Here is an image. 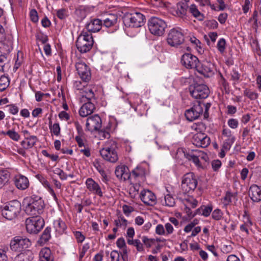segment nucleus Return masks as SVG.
Segmentation results:
<instances>
[{
	"label": "nucleus",
	"instance_id": "48",
	"mask_svg": "<svg viewBox=\"0 0 261 261\" xmlns=\"http://www.w3.org/2000/svg\"><path fill=\"white\" fill-rule=\"evenodd\" d=\"M217 47L218 51L221 54H223L225 51L226 48V41L224 38L220 39L217 43Z\"/></svg>",
	"mask_w": 261,
	"mask_h": 261
},
{
	"label": "nucleus",
	"instance_id": "29",
	"mask_svg": "<svg viewBox=\"0 0 261 261\" xmlns=\"http://www.w3.org/2000/svg\"><path fill=\"white\" fill-rule=\"evenodd\" d=\"M14 182L16 187L21 190L27 189L30 184L28 178L25 176L20 174L15 176Z\"/></svg>",
	"mask_w": 261,
	"mask_h": 261
},
{
	"label": "nucleus",
	"instance_id": "41",
	"mask_svg": "<svg viewBox=\"0 0 261 261\" xmlns=\"http://www.w3.org/2000/svg\"><path fill=\"white\" fill-rule=\"evenodd\" d=\"M49 128L50 133L56 136H59L60 135L61 128L58 123H56L53 124L51 122H49Z\"/></svg>",
	"mask_w": 261,
	"mask_h": 261
},
{
	"label": "nucleus",
	"instance_id": "27",
	"mask_svg": "<svg viewBox=\"0 0 261 261\" xmlns=\"http://www.w3.org/2000/svg\"><path fill=\"white\" fill-rule=\"evenodd\" d=\"M249 195L253 201H261V187L256 185H251L249 188Z\"/></svg>",
	"mask_w": 261,
	"mask_h": 261
},
{
	"label": "nucleus",
	"instance_id": "47",
	"mask_svg": "<svg viewBox=\"0 0 261 261\" xmlns=\"http://www.w3.org/2000/svg\"><path fill=\"white\" fill-rule=\"evenodd\" d=\"M165 205L169 207L174 206L175 204L174 198L170 194H167L164 197Z\"/></svg>",
	"mask_w": 261,
	"mask_h": 261
},
{
	"label": "nucleus",
	"instance_id": "50",
	"mask_svg": "<svg viewBox=\"0 0 261 261\" xmlns=\"http://www.w3.org/2000/svg\"><path fill=\"white\" fill-rule=\"evenodd\" d=\"M94 167L103 178L104 179H103V181H105V180H106L107 178L106 173L103 167L100 165V164L98 162L94 163Z\"/></svg>",
	"mask_w": 261,
	"mask_h": 261
},
{
	"label": "nucleus",
	"instance_id": "10",
	"mask_svg": "<svg viewBox=\"0 0 261 261\" xmlns=\"http://www.w3.org/2000/svg\"><path fill=\"white\" fill-rule=\"evenodd\" d=\"M210 105L207 106L203 103L197 102L191 108L186 111L185 115L188 120L192 121L197 119L200 115L203 113V108L205 109L204 116L206 114V113Z\"/></svg>",
	"mask_w": 261,
	"mask_h": 261
},
{
	"label": "nucleus",
	"instance_id": "44",
	"mask_svg": "<svg viewBox=\"0 0 261 261\" xmlns=\"http://www.w3.org/2000/svg\"><path fill=\"white\" fill-rule=\"evenodd\" d=\"M191 128L193 130L197 132V133H204L206 129L205 124L201 122L194 123Z\"/></svg>",
	"mask_w": 261,
	"mask_h": 261
},
{
	"label": "nucleus",
	"instance_id": "19",
	"mask_svg": "<svg viewBox=\"0 0 261 261\" xmlns=\"http://www.w3.org/2000/svg\"><path fill=\"white\" fill-rule=\"evenodd\" d=\"M213 69V65L211 63L208 62L200 63L199 62L196 70L204 76L209 77L213 76L214 74Z\"/></svg>",
	"mask_w": 261,
	"mask_h": 261
},
{
	"label": "nucleus",
	"instance_id": "54",
	"mask_svg": "<svg viewBox=\"0 0 261 261\" xmlns=\"http://www.w3.org/2000/svg\"><path fill=\"white\" fill-rule=\"evenodd\" d=\"M231 80L234 82V84L238 83L241 77L240 74L235 69H233L230 73Z\"/></svg>",
	"mask_w": 261,
	"mask_h": 261
},
{
	"label": "nucleus",
	"instance_id": "46",
	"mask_svg": "<svg viewBox=\"0 0 261 261\" xmlns=\"http://www.w3.org/2000/svg\"><path fill=\"white\" fill-rule=\"evenodd\" d=\"M10 81L8 77L2 76L0 77V91L5 90L9 85Z\"/></svg>",
	"mask_w": 261,
	"mask_h": 261
},
{
	"label": "nucleus",
	"instance_id": "33",
	"mask_svg": "<svg viewBox=\"0 0 261 261\" xmlns=\"http://www.w3.org/2000/svg\"><path fill=\"white\" fill-rule=\"evenodd\" d=\"M189 13L195 18L200 21L203 20L204 15L201 13L198 9V7L194 4H191L188 7Z\"/></svg>",
	"mask_w": 261,
	"mask_h": 261
},
{
	"label": "nucleus",
	"instance_id": "15",
	"mask_svg": "<svg viewBox=\"0 0 261 261\" xmlns=\"http://www.w3.org/2000/svg\"><path fill=\"white\" fill-rule=\"evenodd\" d=\"M75 67L79 75L83 81L87 82L91 79L90 69L84 62L79 60L76 63Z\"/></svg>",
	"mask_w": 261,
	"mask_h": 261
},
{
	"label": "nucleus",
	"instance_id": "64",
	"mask_svg": "<svg viewBox=\"0 0 261 261\" xmlns=\"http://www.w3.org/2000/svg\"><path fill=\"white\" fill-rule=\"evenodd\" d=\"M74 235L77 240L78 243H82L85 239V236L81 233V232L76 231L74 232Z\"/></svg>",
	"mask_w": 261,
	"mask_h": 261
},
{
	"label": "nucleus",
	"instance_id": "30",
	"mask_svg": "<svg viewBox=\"0 0 261 261\" xmlns=\"http://www.w3.org/2000/svg\"><path fill=\"white\" fill-rule=\"evenodd\" d=\"M37 179L42 184V185L47 189L50 194L53 197L55 200L57 201V197L48 181L46 178L42 174H37L36 175Z\"/></svg>",
	"mask_w": 261,
	"mask_h": 261
},
{
	"label": "nucleus",
	"instance_id": "17",
	"mask_svg": "<svg viewBox=\"0 0 261 261\" xmlns=\"http://www.w3.org/2000/svg\"><path fill=\"white\" fill-rule=\"evenodd\" d=\"M199 60L195 56L187 53L182 56L181 63L187 69H196Z\"/></svg>",
	"mask_w": 261,
	"mask_h": 261
},
{
	"label": "nucleus",
	"instance_id": "25",
	"mask_svg": "<svg viewBox=\"0 0 261 261\" xmlns=\"http://www.w3.org/2000/svg\"><path fill=\"white\" fill-rule=\"evenodd\" d=\"M102 28V20L98 18L91 19L86 24V28L87 29L88 33L97 32L99 31Z\"/></svg>",
	"mask_w": 261,
	"mask_h": 261
},
{
	"label": "nucleus",
	"instance_id": "55",
	"mask_svg": "<svg viewBox=\"0 0 261 261\" xmlns=\"http://www.w3.org/2000/svg\"><path fill=\"white\" fill-rule=\"evenodd\" d=\"M219 84L221 88H223L225 91L228 89V83L221 74L219 80Z\"/></svg>",
	"mask_w": 261,
	"mask_h": 261
},
{
	"label": "nucleus",
	"instance_id": "57",
	"mask_svg": "<svg viewBox=\"0 0 261 261\" xmlns=\"http://www.w3.org/2000/svg\"><path fill=\"white\" fill-rule=\"evenodd\" d=\"M227 124L231 128L236 129L239 126V121L237 119L231 118L228 119Z\"/></svg>",
	"mask_w": 261,
	"mask_h": 261
},
{
	"label": "nucleus",
	"instance_id": "59",
	"mask_svg": "<svg viewBox=\"0 0 261 261\" xmlns=\"http://www.w3.org/2000/svg\"><path fill=\"white\" fill-rule=\"evenodd\" d=\"M164 227L165 230V236H168L173 233L174 228L171 223H166Z\"/></svg>",
	"mask_w": 261,
	"mask_h": 261
},
{
	"label": "nucleus",
	"instance_id": "21",
	"mask_svg": "<svg viewBox=\"0 0 261 261\" xmlns=\"http://www.w3.org/2000/svg\"><path fill=\"white\" fill-rule=\"evenodd\" d=\"M192 142L197 147L205 148L210 144L211 140L204 133H196L193 137Z\"/></svg>",
	"mask_w": 261,
	"mask_h": 261
},
{
	"label": "nucleus",
	"instance_id": "53",
	"mask_svg": "<svg viewBox=\"0 0 261 261\" xmlns=\"http://www.w3.org/2000/svg\"><path fill=\"white\" fill-rule=\"evenodd\" d=\"M212 207L211 206L207 205V206H203L200 208V211L202 215L204 217H208L210 215L212 211Z\"/></svg>",
	"mask_w": 261,
	"mask_h": 261
},
{
	"label": "nucleus",
	"instance_id": "58",
	"mask_svg": "<svg viewBox=\"0 0 261 261\" xmlns=\"http://www.w3.org/2000/svg\"><path fill=\"white\" fill-rule=\"evenodd\" d=\"M120 254L116 250H113L110 253L111 261H120Z\"/></svg>",
	"mask_w": 261,
	"mask_h": 261
},
{
	"label": "nucleus",
	"instance_id": "31",
	"mask_svg": "<svg viewBox=\"0 0 261 261\" xmlns=\"http://www.w3.org/2000/svg\"><path fill=\"white\" fill-rule=\"evenodd\" d=\"M39 261H54V257L50 249L44 247L41 249L39 253Z\"/></svg>",
	"mask_w": 261,
	"mask_h": 261
},
{
	"label": "nucleus",
	"instance_id": "13",
	"mask_svg": "<svg viewBox=\"0 0 261 261\" xmlns=\"http://www.w3.org/2000/svg\"><path fill=\"white\" fill-rule=\"evenodd\" d=\"M116 144L113 142L111 144L106 145L100 150L102 158L108 162L115 163L118 159V154L116 150Z\"/></svg>",
	"mask_w": 261,
	"mask_h": 261
},
{
	"label": "nucleus",
	"instance_id": "16",
	"mask_svg": "<svg viewBox=\"0 0 261 261\" xmlns=\"http://www.w3.org/2000/svg\"><path fill=\"white\" fill-rule=\"evenodd\" d=\"M21 133L23 135L24 140L21 142V145L25 149L32 148L38 141L37 136L31 135L30 133L26 129L22 130Z\"/></svg>",
	"mask_w": 261,
	"mask_h": 261
},
{
	"label": "nucleus",
	"instance_id": "45",
	"mask_svg": "<svg viewBox=\"0 0 261 261\" xmlns=\"http://www.w3.org/2000/svg\"><path fill=\"white\" fill-rule=\"evenodd\" d=\"M114 224L117 227L125 228L128 224V221L123 216H120L114 221Z\"/></svg>",
	"mask_w": 261,
	"mask_h": 261
},
{
	"label": "nucleus",
	"instance_id": "36",
	"mask_svg": "<svg viewBox=\"0 0 261 261\" xmlns=\"http://www.w3.org/2000/svg\"><path fill=\"white\" fill-rule=\"evenodd\" d=\"M258 12L257 11H254L252 14V16L249 19L247 25H248L252 30H254L255 32L258 27Z\"/></svg>",
	"mask_w": 261,
	"mask_h": 261
},
{
	"label": "nucleus",
	"instance_id": "5",
	"mask_svg": "<svg viewBox=\"0 0 261 261\" xmlns=\"http://www.w3.org/2000/svg\"><path fill=\"white\" fill-rule=\"evenodd\" d=\"M184 156L189 160L191 161L199 169H203L204 166L201 160L206 162L208 157L206 153L199 150H191L188 151H184Z\"/></svg>",
	"mask_w": 261,
	"mask_h": 261
},
{
	"label": "nucleus",
	"instance_id": "1",
	"mask_svg": "<svg viewBox=\"0 0 261 261\" xmlns=\"http://www.w3.org/2000/svg\"><path fill=\"white\" fill-rule=\"evenodd\" d=\"M123 20L125 32L133 37L138 32V29L144 25L145 17L141 13L136 12L125 15Z\"/></svg>",
	"mask_w": 261,
	"mask_h": 261
},
{
	"label": "nucleus",
	"instance_id": "49",
	"mask_svg": "<svg viewBox=\"0 0 261 261\" xmlns=\"http://www.w3.org/2000/svg\"><path fill=\"white\" fill-rule=\"evenodd\" d=\"M199 3L200 7L209 6L213 10H216V7L214 4H211L210 0H195Z\"/></svg>",
	"mask_w": 261,
	"mask_h": 261
},
{
	"label": "nucleus",
	"instance_id": "9",
	"mask_svg": "<svg viewBox=\"0 0 261 261\" xmlns=\"http://www.w3.org/2000/svg\"><path fill=\"white\" fill-rule=\"evenodd\" d=\"M191 95L195 99H204L208 97L210 90L207 86L203 84L194 83L189 87Z\"/></svg>",
	"mask_w": 261,
	"mask_h": 261
},
{
	"label": "nucleus",
	"instance_id": "3",
	"mask_svg": "<svg viewBox=\"0 0 261 261\" xmlns=\"http://www.w3.org/2000/svg\"><path fill=\"white\" fill-rule=\"evenodd\" d=\"M84 94L83 98L87 99V101L82 105L79 110V114L81 117H86L93 113L95 109L94 103L96 102V97L92 87H88L84 90Z\"/></svg>",
	"mask_w": 261,
	"mask_h": 261
},
{
	"label": "nucleus",
	"instance_id": "43",
	"mask_svg": "<svg viewBox=\"0 0 261 261\" xmlns=\"http://www.w3.org/2000/svg\"><path fill=\"white\" fill-rule=\"evenodd\" d=\"M3 134L8 136L10 139L15 141H18L20 136L14 129H10L6 132H3Z\"/></svg>",
	"mask_w": 261,
	"mask_h": 261
},
{
	"label": "nucleus",
	"instance_id": "34",
	"mask_svg": "<svg viewBox=\"0 0 261 261\" xmlns=\"http://www.w3.org/2000/svg\"><path fill=\"white\" fill-rule=\"evenodd\" d=\"M54 227L56 233L59 235L64 233L67 228L66 223L61 219H58L54 221Z\"/></svg>",
	"mask_w": 261,
	"mask_h": 261
},
{
	"label": "nucleus",
	"instance_id": "7",
	"mask_svg": "<svg viewBox=\"0 0 261 261\" xmlns=\"http://www.w3.org/2000/svg\"><path fill=\"white\" fill-rule=\"evenodd\" d=\"M21 209V204L17 200L10 201L2 209V216L8 220L15 218L19 213Z\"/></svg>",
	"mask_w": 261,
	"mask_h": 261
},
{
	"label": "nucleus",
	"instance_id": "61",
	"mask_svg": "<svg viewBox=\"0 0 261 261\" xmlns=\"http://www.w3.org/2000/svg\"><path fill=\"white\" fill-rule=\"evenodd\" d=\"M251 4L250 0H245L244 4L242 5V10L244 14L248 12L251 7Z\"/></svg>",
	"mask_w": 261,
	"mask_h": 261
},
{
	"label": "nucleus",
	"instance_id": "2",
	"mask_svg": "<svg viewBox=\"0 0 261 261\" xmlns=\"http://www.w3.org/2000/svg\"><path fill=\"white\" fill-rule=\"evenodd\" d=\"M22 204L24 211L28 215L37 217L44 212V201L40 197H26L23 199Z\"/></svg>",
	"mask_w": 261,
	"mask_h": 261
},
{
	"label": "nucleus",
	"instance_id": "28",
	"mask_svg": "<svg viewBox=\"0 0 261 261\" xmlns=\"http://www.w3.org/2000/svg\"><path fill=\"white\" fill-rule=\"evenodd\" d=\"M118 21V16L115 14H109L102 20V27L106 28H114Z\"/></svg>",
	"mask_w": 261,
	"mask_h": 261
},
{
	"label": "nucleus",
	"instance_id": "26",
	"mask_svg": "<svg viewBox=\"0 0 261 261\" xmlns=\"http://www.w3.org/2000/svg\"><path fill=\"white\" fill-rule=\"evenodd\" d=\"M115 173L118 178L124 181L130 179L131 176L128 167L125 165L117 166L115 169Z\"/></svg>",
	"mask_w": 261,
	"mask_h": 261
},
{
	"label": "nucleus",
	"instance_id": "60",
	"mask_svg": "<svg viewBox=\"0 0 261 261\" xmlns=\"http://www.w3.org/2000/svg\"><path fill=\"white\" fill-rule=\"evenodd\" d=\"M155 233L160 236H165V227L162 224H158L155 227Z\"/></svg>",
	"mask_w": 261,
	"mask_h": 261
},
{
	"label": "nucleus",
	"instance_id": "12",
	"mask_svg": "<svg viewBox=\"0 0 261 261\" xmlns=\"http://www.w3.org/2000/svg\"><path fill=\"white\" fill-rule=\"evenodd\" d=\"M197 180L193 172L185 174L182 177L181 189L185 193L193 192L197 186Z\"/></svg>",
	"mask_w": 261,
	"mask_h": 261
},
{
	"label": "nucleus",
	"instance_id": "37",
	"mask_svg": "<svg viewBox=\"0 0 261 261\" xmlns=\"http://www.w3.org/2000/svg\"><path fill=\"white\" fill-rule=\"evenodd\" d=\"M51 228L47 227L43 231L40 239L38 241V243L41 245H44L49 241L51 238Z\"/></svg>",
	"mask_w": 261,
	"mask_h": 261
},
{
	"label": "nucleus",
	"instance_id": "11",
	"mask_svg": "<svg viewBox=\"0 0 261 261\" xmlns=\"http://www.w3.org/2000/svg\"><path fill=\"white\" fill-rule=\"evenodd\" d=\"M44 225L43 218L39 216H33L25 220L27 231L30 233H37L39 232Z\"/></svg>",
	"mask_w": 261,
	"mask_h": 261
},
{
	"label": "nucleus",
	"instance_id": "22",
	"mask_svg": "<svg viewBox=\"0 0 261 261\" xmlns=\"http://www.w3.org/2000/svg\"><path fill=\"white\" fill-rule=\"evenodd\" d=\"M140 197L142 201L148 205H153L156 203V197L154 194L151 191L143 189L141 191Z\"/></svg>",
	"mask_w": 261,
	"mask_h": 261
},
{
	"label": "nucleus",
	"instance_id": "63",
	"mask_svg": "<svg viewBox=\"0 0 261 261\" xmlns=\"http://www.w3.org/2000/svg\"><path fill=\"white\" fill-rule=\"evenodd\" d=\"M56 14L57 17L61 19L65 18L67 15V11L65 9H61L57 10Z\"/></svg>",
	"mask_w": 261,
	"mask_h": 261
},
{
	"label": "nucleus",
	"instance_id": "6",
	"mask_svg": "<svg viewBox=\"0 0 261 261\" xmlns=\"http://www.w3.org/2000/svg\"><path fill=\"white\" fill-rule=\"evenodd\" d=\"M148 27L152 34L161 36L164 34L167 24L164 20L157 17H152L148 20Z\"/></svg>",
	"mask_w": 261,
	"mask_h": 261
},
{
	"label": "nucleus",
	"instance_id": "18",
	"mask_svg": "<svg viewBox=\"0 0 261 261\" xmlns=\"http://www.w3.org/2000/svg\"><path fill=\"white\" fill-rule=\"evenodd\" d=\"M101 119L98 115H94L87 119L86 127L90 132L99 130L101 127Z\"/></svg>",
	"mask_w": 261,
	"mask_h": 261
},
{
	"label": "nucleus",
	"instance_id": "56",
	"mask_svg": "<svg viewBox=\"0 0 261 261\" xmlns=\"http://www.w3.org/2000/svg\"><path fill=\"white\" fill-rule=\"evenodd\" d=\"M141 240L146 247H150L152 244L154 242V240L152 239H149L146 236H143L141 237Z\"/></svg>",
	"mask_w": 261,
	"mask_h": 261
},
{
	"label": "nucleus",
	"instance_id": "32",
	"mask_svg": "<svg viewBox=\"0 0 261 261\" xmlns=\"http://www.w3.org/2000/svg\"><path fill=\"white\" fill-rule=\"evenodd\" d=\"M12 49V43L9 39H4L0 41V51L4 54H9Z\"/></svg>",
	"mask_w": 261,
	"mask_h": 261
},
{
	"label": "nucleus",
	"instance_id": "14",
	"mask_svg": "<svg viewBox=\"0 0 261 261\" xmlns=\"http://www.w3.org/2000/svg\"><path fill=\"white\" fill-rule=\"evenodd\" d=\"M167 42L171 46H176L184 41L183 33L179 29H171L168 35Z\"/></svg>",
	"mask_w": 261,
	"mask_h": 261
},
{
	"label": "nucleus",
	"instance_id": "24",
	"mask_svg": "<svg viewBox=\"0 0 261 261\" xmlns=\"http://www.w3.org/2000/svg\"><path fill=\"white\" fill-rule=\"evenodd\" d=\"M222 135L225 137L223 142V148L225 150H229L235 141V137L232 135L231 131L228 128H223Z\"/></svg>",
	"mask_w": 261,
	"mask_h": 261
},
{
	"label": "nucleus",
	"instance_id": "4",
	"mask_svg": "<svg viewBox=\"0 0 261 261\" xmlns=\"http://www.w3.org/2000/svg\"><path fill=\"white\" fill-rule=\"evenodd\" d=\"M93 42V37L90 33L83 32L77 38L76 46L80 52L85 53L91 49Z\"/></svg>",
	"mask_w": 261,
	"mask_h": 261
},
{
	"label": "nucleus",
	"instance_id": "42",
	"mask_svg": "<svg viewBox=\"0 0 261 261\" xmlns=\"http://www.w3.org/2000/svg\"><path fill=\"white\" fill-rule=\"evenodd\" d=\"M244 95L251 100H255L258 97V94L256 92L247 88L244 90Z\"/></svg>",
	"mask_w": 261,
	"mask_h": 261
},
{
	"label": "nucleus",
	"instance_id": "38",
	"mask_svg": "<svg viewBox=\"0 0 261 261\" xmlns=\"http://www.w3.org/2000/svg\"><path fill=\"white\" fill-rule=\"evenodd\" d=\"M33 259L32 253L29 250L17 255L13 261H31Z\"/></svg>",
	"mask_w": 261,
	"mask_h": 261
},
{
	"label": "nucleus",
	"instance_id": "62",
	"mask_svg": "<svg viewBox=\"0 0 261 261\" xmlns=\"http://www.w3.org/2000/svg\"><path fill=\"white\" fill-rule=\"evenodd\" d=\"M212 166L214 171H217L222 165L221 162L219 160H214L212 162Z\"/></svg>",
	"mask_w": 261,
	"mask_h": 261
},
{
	"label": "nucleus",
	"instance_id": "8",
	"mask_svg": "<svg viewBox=\"0 0 261 261\" xmlns=\"http://www.w3.org/2000/svg\"><path fill=\"white\" fill-rule=\"evenodd\" d=\"M32 245L30 240L24 236H15L10 241V248L15 252H20Z\"/></svg>",
	"mask_w": 261,
	"mask_h": 261
},
{
	"label": "nucleus",
	"instance_id": "39",
	"mask_svg": "<svg viewBox=\"0 0 261 261\" xmlns=\"http://www.w3.org/2000/svg\"><path fill=\"white\" fill-rule=\"evenodd\" d=\"M10 172L7 170L0 171V188H2L9 180Z\"/></svg>",
	"mask_w": 261,
	"mask_h": 261
},
{
	"label": "nucleus",
	"instance_id": "52",
	"mask_svg": "<svg viewBox=\"0 0 261 261\" xmlns=\"http://www.w3.org/2000/svg\"><path fill=\"white\" fill-rule=\"evenodd\" d=\"M234 197L233 194L230 192H227L223 198V203L224 205H227L232 201V198Z\"/></svg>",
	"mask_w": 261,
	"mask_h": 261
},
{
	"label": "nucleus",
	"instance_id": "40",
	"mask_svg": "<svg viewBox=\"0 0 261 261\" xmlns=\"http://www.w3.org/2000/svg\"><path fill=\"white\" fill-rule=\"evenodd\" d=\"M127 242L129 245H133L135 246L137 251L139 252H142L144 250L143 244L139 239L133 240L128 239Z\"/></svg>",
	"mask_w": 261,
	"mask_h": 261
},
{
	"label": "nucleus",
	"instance_id": "35",
	"mask_svg": "<svg viewBox=\"0 0 261 261\" xmlns=\"http://www.w3.org/2000/svg\"><path fill=\"white\" fill-rule=\"evenodd\" d=\"M176 13L178 16L183 18L187 14L188 6L187 3L179 2L176 5Z\"/></svg>",
	"mask_w": 261,
	"mask_h": 261
},
{
	"label": "nucleus",
	"instance_id": "20",
	"mask_svg": "<svg viewBox=\"0 0 261 261\" xmlns=\"http://www.w3.org/2000/svg\"><path fill=\"white\" fill-rule=\"evenodd\" d=\"M147 173L146 170L143 166H137L130 173V180H134V182H143L145 180L146 174Z\"/></svg>",
	"mask_w": 261,
	"mask_h": 261
},
{
	"label": "nucleus",
	"instance_id": "23",
	"mask_svg": "<svg viewBox=\"0 0 261 261\" xmlns=\"http://www.w3.org/2000/svg\"><path fill=\"white\" fill-rule=\"evenodd\" d=\"M85 185L87 189L92 193L97 195L99 197L103 196L102 188L92 178H88L85 181Z\"/></svg>",
	"mask_w": 261,
	"mask_h": 261
},
{
	"label": "nucleus",
	"instance_id": "51",
	"mask_svg": "<svg viewBox=\"0 0 261 261\" xmlns=\"http://www.w3.org/2000/svg\"><path fill=\"white\" fill-rule=\"evenodd\" d=\"M223 213L221 210L217 208L215 209L212 214V217L213 219L216 221L220 220L223 217Z\"/></svg>",
	"mask_w": 261,
	"mask_h": 261
}]
</instances>
